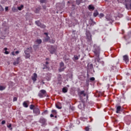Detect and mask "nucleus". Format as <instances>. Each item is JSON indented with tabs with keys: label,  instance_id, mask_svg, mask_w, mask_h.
<instances>
[{
	"label": "nucleus",
	"instance_id": "f03ea898",
	"mask_svg": "<svg viewBox=\"0 0 131 131\" xmlns=\"http://www.w3.org/2000/svg\"><path fill=\"white\" fill-rule=\"evenodd\" d=\"M32 50V47H30L29 48H28L27 50L25 51L26 59H29V58H30V53H31Z\"/></svg>",
	"mask_w": 131,
	"mask_h": 131
},
{
	"label": "nucleus",
	"instance_id": "5701e85b",
	"mask_svg": "<svg viewBox=\"0 0 131 131\" xmlns=\"http://www.w3.org/2000/svg\"><path fill=\"white\" fill-rule=\"evenodd\" d=\"M99 15V12H98V10H95L93 13L94 17H97Z\"/></svg>",
	"mask_w": 131,
	"mask_h": 131
},
{
	"label": "nucleus",
	"instance_id": "58836bf2",
	"mask_svg": "<svg viewBox=\"0 0 131 131\" xmlns=\"http://www.w3.org/2000/svg\"><path fill=\"white\" fill-rule=\"evenodd\" d=\"M90 80L91 81H94V80H95V78L94 77H91V78H90Z\"/></svg>",
	"mask_w": 131,
	"mask_h": 131
},
{
	"label": "nucleus",
	"instance_id": "9b49d317",
	"mask_svg": "<svg viewBox=\"0 0 131 131\" xmlns=\"http://www.w3.org/2000/svg\"><path fill=\"white\" fill-rule=\"evenodd\" d=\"M106 23L108 24H112L113 23V20H112V19L110 18V17H106Z\"/></svg>",
	"mask_w": 131,
	"mask_h": 131
},
{
	"label": "nucleus",
	"instance_id": "a878e982",
	"mask_svg": "<svg viewBox=\"0 0 131 131\" xmlns=\"http://www.w3.org/2000/svg\"><path fill=\"white\" fill-rule=\"evenodd\" d=\"M7 50H8V48H5L4 49V50L5 51V52H4V53H5L6 55H9V54H10V52L7 51Z\"/></svg>",
	"mask_w": 131,
	"mask_h": 131
},
{
	"label": "nucleus",
	"instance_id": "4be33fe9",
	"mask_svg": "<svg viewBox=\"0 0 131 131\" xmlns=\"http://www.w3.org/2000/svg\"><path fill=\"white\" fill-rule=\"evenodd\" d=\"M79 57H80V55L77 56L76 55H75L74 56V59H73V61H75V60H77L79 59Z\"/></svg>",
	"mask_w": 131,
	"mask_h": 131
},
{
	"label": "nucleus",
	"instance_id": "de8ad7c7",
	"mask_svg": "<svg viewBox=\"0 0 131 131\" xmlns=\"http://www.w3.org/2000/svg\"><path fill=\"white\" fill-rule=\"evenodd\" d=\"M8 10H9V7H6L5 8V11L7 12V11H8Z\"/></svg>",
	"mask_w": 131,
	"mask_h": 131
},
{
	"label": "nucleus",
	"instance_id": "c756f323",
	"mask_svg": "<svg viewBox=\"0 0 131 131\" xmlns=\"http://www.w3.org/2000/svg\"><path fill=\"white\" fill-rule=\"evenodd\" d=\"M34 108H36V107H35L34 105H33V104L30 105V108L31 109V110H34Z\"/></svg>",
	"mask_w": 131,
	"mask_h": 131
},
{
	"label": "nucleus",
	"instance_id": "7ed1b4c3",
	"mask_svg": "<svg viewBox=\"0 0 131 131\" xmlns=\"http://www.w3.org/2000/svg\"><path fill=\"white\" fill-rule=\"evenodd\" d=\"M66 69V67H65V64H64V62L61 61L59 63V69L58 70L59 72H62L65 70Z\"/></svg>",
	"mask_w": 131,
	"mask_h": 131
},
{
	"label": "nucleus",
	"instance_id": "39448f33",
	"mask_svg": "<svg viewBox=\"0 0 131 131\" xmlns=\"http://www.w3.org/2000/svg\"><path fill=\"white\" fill-rule=\"evenodd\" d=\"M46 95H47V91L45 90H41L40 91V93H38V97L40 98H43V97H46Z\"/></svg>",
	"mask_w": 131,
	"mask_h": 131
},
{
	"label": "nucleus",
	"instance_id": "2f4dec72",
	"mask_svg": "<svg viewBox=\"0 0 131 131\" xmlns=\"http://www.w3.org/2000/svg\"><path fill=\"white\" fill-rule=\"evenodd\" d=\"M49 40H50V37L47 36L46 38H45V41H48Z\"/></svg>",
	"mask_w": 131,
	"mask_h": 131
},
{
	"label": "nucleus",
	"instance_id": "c85d7f7f",
	"mask_svg": "<svg viewBox=\"0 0 131 131\" xmlns=\"http://www.w3.org/2000/svg\"><path fill=\"white\" fill-rule=\"evenodd\" d=\"M81 2H82V0H76V4L77 5H78V6H79V5H80Z\"/></svg>",
	"mask_w": 131,
	"mask_h": 131
},
{
	"label": "nucleus",
	"instance_id": "603ef678",
	"mask_svg": "<svg viewBox=\"0 0 131 131\" xmlns=\"http://www.w3.org/2000/svg\"><path fill=\"white\" fill-rule=\"evenodd\" d=\"M12 55H13V56H15V52H12Z\"/></svg>",
	"mask_w": 131,
	"mask_h": 131
},
{
	"label": "nucleus",
	"instance_id": "4468645a",
	"mask_svg": "<svg viewBox=\"0 0 131 131\" xmlns=\"http://www.w3.org/2000/svg\"><path fill=\"white\" fill-rule=\"evenodd\" d=\"M123 58L125 63H127V62H128V56L127 55H124L123 56Z\"/></svg>",
	"mask_w": 131,
	"mask_h": 131
},
{
	"label": "nucleus",
	"instance_id": "6e6552de",
	"mask_svg": "<svg viewBox=\"0 0 131 131\" xmlns=\"http://www.w3.org/2000/svg\"><path fill=\"white\" fill-rule=\"evenodd\" d=\"M94 53L96 56H99L100 54V47H96L95 49L94 50Z\"/></svg>",
	"mask_w": 131,
	"mask_h": 131
},
{
	"label": "nucleus",
	"instance_id": "c03bdc74",
	"mask_svg": "<svg viewBox=\"0 0 131 131\" xmlns=\"http://www.w3.org/2000/svg\"><path fill=\"white\" fill-rule=\"evenodd\" d=\"M85 130L86 131H89V130H90V127H86L85 128Z\"/></svg>",
	"mask_w": 131,
	"mask_h": 131
},
{
	"label": "nucleus",
	"instance_id": "79ce46f5",
	"mask_svg": "<svg viewBox=\"0 0 131 131\" xmlns=\"http://www.w3.org/2000/svg\"><path fill=\"white\" fill-rule=\"evenodd\" d=\"M55 42H56V40L52 39V40H51L52 43H55Z\"/></svg>",
	"mask_w": 131,
	"mask_h": 131
},
{
	"label": "nucleus",
	"instance_id": "e2e57ef3",
	"mask_svg": "<svg viewBox=\"0 0 131 131\" xmlns=\"http://www.w3.org/2000/svg\"><path fill=\"white\" fill-rule=\"evenodd\" d=\"M44 9H46V8H45V7H44Z\"/></svg>",
	"mask_w": 131,
	"mask_h": 131
},
{
	"label": "nucleus",
	"instance_id": "b1692460",
	"mask_svg": "<svg viewBox=\"0 0 131 131\" xmlns=\"http://www.w3.org/2000/svg\"><path fill=\"white\" fill-rule=\"evenodd\" d=\"M24 8V5H21L19 7H17V9L19 11H21Z\"/></svg>",
	"mask_w": 131,
	"mask_h": 131
},
{
	"label": "nucleus",
	"instance_id": "a18cd8bd",
	"mask_svg": "<svg viewBox=\"0 0 131 131\" xmlns=\"http://www.w3.org/2000/svg\"><path fill=\"white\" fill-rule=\"evenodd\" d=\"M2 124H3V125L6 124V121L5 120L2 121Z\"/></svg>",
	"mask_w": 131,
	"mask_h": 131
},
{
	"label": "nucleus",
	"instance_id": "1a4fd4ad",
	"mask_svg": "<svg viewBox=\"0 0 131 131\" xmlns=\"http://www.w3.org/2000/svg\"><path fill=\"white\" fill-rule=\"evenodd\" d=\"M78 93L79 96H81V95H83V97H85L86 96V94L84 93V91H80V89H78Z\"/></svg>",
	"mask_w": 131,
	"mask_h": 131
},
{
	"label": "nucleus",
	"instance_id": "423d86ee",
	"mask_svg": "<svg viewBox=\"0 0 131 131\" xmlns=\"http://www.w3.org/2000/svg\"><path fill=\"white\" fill-rule=\"evenodd\" d=\"M49 51L50 54H55V53H56V51H57V48L55 47L54 46H51L49 47Z\"/></svg>",
	"mask_w": 131,
	"mask_h": 131
},
{
	"label": "nucleus",
	"instance_id": "f257e3e1",
	"mask_svg": "<svg viewBox=\"0 0 131 131\" xmlns=\"http://www.w3.org/2000/svg\"><path fill=\"white\" fill-rule=\"evenodd\" d=\"M85 39L89 43V45H92L93 43V40L92 39V34H91V32L89 30H86L85 31Z\"/></svg>",
	"mask_w": 131,
	"mask_h": 131
},
{
	"label": "nucleus",
	"instance_id": "c9c22d12",
	"mask_svg": "<svg viewBox=\"0 0 131 131\" xmlns=\"http://www.w3.org/2000/svg\"><path fill=\"white\" fill-rule=\"evenodd\" d=\"M89 68L90 69H93V68H94V67H93V64H90Z\"/></svg>",
	"mask_w": 131,
	"mask_h": 131
},
{
	"label": "nucleus",
	"instance_id": "72a5a7b5",
	"mask_svg": "<svg viewBox=\"0 0 131 131\" xmlns=\"http://www.w3.org/2000/svg\"><path fill=\"white\" fill-rule=\"evenodd\" d=\"M96 62H100V58H99V56H98V57L95 59Z\"/></svg>",
	"mask_w": 131,
	"mask_h": 131
},
{
	"label": "nucleus",
	"instance_id": "ea45409f",
	"mask_svg": "<svg viewBox=\"0 0 131 131\" xmlns=\"http://www.w3.org/2000/svg\"><path fill=\"white\" fill-rule=\"evenodd\" d=\"M40 2L41 4H43L44 3H46V0H40Z\"/></svg>",
	"mask_w": 131,
	"mask_h": 131
},
{
	"label": "nucleus",
	"instance_id": "5fc2aeb1",
	"mask_svg": "<svg viewBox=\"0 0 131 131\" xmlns=\"http://www.w3.org/2000/svg\"><path fill=\"white\" fill-rule=\"evenodd\" d=\"M15 54H19V51H16Z\"/></svg>",
	"mask_w": 131,
	"mask_h": 131
},
{
	"label": "nucleus",
	"instance_id": "4c0bfd02",
	"mask_svg": "<svg viewBox=\"0 0 131 131\" xmlns=\"http://www.w3.org/2000/svg\"><path fill=\"white\" fill-rule=\"evenodd\" d=\"M17 100H18V98H17V97H14L13 98V102H16V101H17Z\"/></svg>",
	"mask_w": 131,
	"mask_h": 131
},
{
	"label": "nucleus",
	"instance_id": "9d476101",
	"mask_svg": "<svg viewBox=\"0 0 131 131\" xmlns=\"http://www.w3.org/2000/svg\"><path fill=\"white\" fill-rule=\"evenodd\" d=\"M36 78H37V74L36 73H34L33 76L32 77V79L34 82L36 81Z\"/></svg>",
	"mask_w": 131,
	"mask_h": 131
},
{
	"label": "nucleus",
	"instance_id": "09e8293b",
	"mask_svg": "<svg viewBox=\"0 0 131 131\" xmlns=\"http://www.w3.org/2000/svg\"><path fill=\"white\" fill-rule=\"evenodd\" d=\"M44 34L46 35V36H49L48 33H44Z\"/></svg>",
	"mask_w": 131,
	"mask_h": 131
},
{
	"label": "nucleus",
	"instance_id": "4d7b16f0",
	"mask_svg": "<svg viewBox=\"0 0 131 131\" xmlns=\"http://www.w3.org/2000/svg\"><path fill=\"white\" fill-rule=\"evenodd\" d=\"M54 117H55V118H57V116L56 115V116H54Z\"/></svg>",
	"mask_w": 131,
	"mask_h": 131
},
{
	"label": "nucleus",
	"instance_id": "8fccbe9b",
	"mask_svg": "<svg viewBox=\"0 0 131 131\" xmlns=\"http://www.w3.org/2000/svg\"><path fill=\"white\" fill-rule=\"evenodd\" d=\"M47 68H48V66L45 65V67L43 68V69H47Z\"/></svg>",
	"mask_w": 131,
	"mask_h": 131
},
{
	"label": "nucleus",
	"instance_id": "2eb2a0df",
	"mask_svg": "<svg viewBox=\"0 0 131 131\" xmlns=\"http://www.w3.org/2000/svg\"><path fill=\"white\" fill-rule=\"evenodd\" d=\"M88 9L90 11H94L95 10V7L93 5H90L88 7Z\"/></svg>",
	"mask_w": 131,
	"mask_h": 131
},
{
	"label": "nucleus",
	"instance_id": "ddd939ff",
	"mask_svg": "<svg viewBox=\"0 0 131 131\" xmlns=\"http://www.w3.org/2000/svg\"><path fill=\"white\" fill-rule=\"evenodd\" d=\"M55 106L57 109H62V106L61 103L59 102H57Z\"/></svg>",
	"mask_w": 131,
	"mask_h": 131
},
{
	"label": "nucleus",
	"instance_id": "3c124183",
	"mask_svg": "<svg viewBox=\"0 0 131 131\" xmlns=\"http://www.w3.org/2000/svg\"><path fill=\"white\" fill-rule=\"evenodd\" d=\"M50 117H54V115L53 114H51L50 115Z\"/></svg>",
	"mask_w": 131,
	"mask_h": 131
},
{
	"label": "nucleus",
	"instance_id": "6ab92c4d",
	"mask_svg": "<svg viewBox=\"0 0 131 131\" xmlns=\"http://www.w3.org/2000/svg\"><path fill=\"white\" fill-rule=\"evenodd\" d=\"M35 42V43H37L38 45H40V43L42 42V41L41 39H37Z\"/></svg>",
	"mask_w": 131,
	"mask_h": 131
},
{
	"label": "nucleus",
	"instance_id": "0eeeda50",
	"mask_svg": "<svg viewBox=\"0 0 131 131\" xmlns=\"http://www.w3.org/2000/svg\"><path fill=\"white\" fill-rule=\"evenodd\" d=\"M33 113L34 114H36V115H39L40 114V111L38 107H34L33 110Z\"/></svg>",
	"mask_w": 131,
	"mask_h": 131
},
{
	"label": "nucleus",
	"instance_id": "20e7f679",
	"mask_svg": "<svg viewBox=\"0 0 131 131\" xmlns=\"http://www.w3.org/2000/svg\"><path fill=\"white\" fill-rule=\"evenodd\" d=\"M35 24L36 25L38 26V27H40L42 29H45V28H46L47 27L45 25H44L43 24H41V23H40L39 20H36L35 21Z\"/></svg>",
	"mask_w": 131,
	"mask_h": 131
},
{
	"label": "nucleus",
	"instance_id": "a211bd4d",
	"mask_svg": "<svg viewBox=\"0 0 131 131\" xmlns=\"http://www.w3.org/2000/svg\"><path fill=\"white\" fill-rule=\"evenodd\" d=\"M114 69L115 70V72H116V71H117V72L118 71L117 70V68L115 66H111V69H110L111 71H112V70H114Z\"/></svg>",
	"mask_w": 131,
	"mask_h": 131
},
{
	"label": "nucleus",
	"instance_id": "e433bc0d",
	"mask_svg": "<svg viewBox=\"0 0 131 131\" xmlns=\"http://www.w3.org/2000/svg\"><path fill=\"white\" fill-rule=\"evenodd\" d=\"M5 90V88L3 86H0V91H4Z\"/></svg>",
	"mask_w": 131,
	"mask_h": 131
},
{
	"label": "nucleus",
	"instance_id": "49530a36",
	"mask_svg": "<svg viewBox=\"0 0 131 131\" xmlns=\"http://www.w3.org/2000/svg\"><path fill=\"white\" fill-rule=\"evenodd\" d=\"M0 11H4V8H3V7L2 6L0 7Z\"/></svg>",
	"mask_w": 131,
	"mask_h": 131
},
{
	"label": "nucleus",
	"instance_id": "f3484780",
	"mask_svg": "<svg viewBox=\"0 0 131 131\" xmlns=\"http://www.w3.org/2000/svg\"><path fill=\"white\" fill-rule=\"evenodd\" d=\"M20 63V57L17 58L16 61L13 62V65H17Z\"/></svg>",
	"mask_w": 131,
	"mask_h": 131
},
{
	"label": "nucleus",
	"instance_id": "393cba45",
	"mask_svg": "<svg viewBox=\"0 0 131 131\" xmlns=\"http://www.w3.org/2000/svg\"><path fill=\"white\" fill-rule=\"evenodd\" d=\"M12 11L15 13V12H18V9H17L16 7H13L12 8Z\"/></svg>",
	"mask_w": 131,
	"mask_h": 131
},
{
	"label": "nucleus",
	"instance_id": "bf43d9fd",
	"mask_svg": "<svg viewBox=\"0 0 131 131\" xmlns=\"http://www.w3.org/2000/svg\"><path fill=\"white\" fill-rule=\"evenodd\" d=\"M126 8H127V5H126Z\"/></svg>",
	"mask_w": 131,
	"mask_h": 131
},
{
	"label": "nucleus",
	"instance_id": "dca6fc26",
	"mask_svg": "<svg viewBox=\"0 0 131 131\" xmlns=\"http://www.w3.org/2000/svg\"><path fill=\"white\" fill-rule=\"evenodd\" d=\"M46 119L43 118H40L39 120V122L42 124H45V123H46Z\"/></svg>",
	"mask_w": 131,
	"mask_h": 131
},
{
	"label": "nucleus",
	"instance_id": "412c9836",
	"mask_svg": "<svg viewBox=\"0 0 131 131\" xmlns=\"http://www.w3.org/2000/svg\"><path fill=\"white\" fill-rule=\"evenodd\" d=\"M68 92V88L67 87H64L62 88V93H66Z\"/></svg>",
	"mask_w": 131,
	"mask_h": 131
},
{
	"label": "nucleus",
	"instance_id": "680f3d73",
	"mask_svg": "<svg viewBox=\"0 0 131 131\" xmlns=\"http://www.w3.org/2000/svg\"><path fill=\"white\" fill-rule=\"evenodd\" d=\"M44 9H46V8H45V7H44Z\"/></svg>",
	"mask_w": 131,
	"mask_h": 131
},
{
	"label": "nucleus",
	"instance_id": "052dcab7",
	"mask_svg": "<svg viewBox=\"0 0 131 131\" xmlns=\"http://www.w3.org/2000/svg\"><path fill=\"white\" fill-rule=\"evenodd\" d=\"M94 24H96V22H94Z\"/></svg>",
	"mask_w": 131,
	"mask_h": 131
},
{
	"label": "nucleus",
	"instance_id": "473e14b6",
	"mask_svg": "<svg viewBox=\"0 0 131 131\" xmlns=\"http://www.w3.org/2000/svg\"><path fill=\"white\" fill-rule=\"evenodd\" d=\"M69 60H70V58H65L64 59V62L66 63H68V62L69 61Z\"/></svg>",
	"mask_w": 131,
	"mask_h": 131
},
{
	"label": "nucleus",
	"instance_id": "f8f14e48",
	"mask_svg": "<svg viewBox=\"0 0 131 131\" xmlns=\"http://www.w3.org/2000/svg\"><path fill=\"white\" fill-rule=\"evenodd\" d=\"M116 113H119L121 110H122V108H121V106L116 105Z\"/></svg>",
	"mask_w": 131,
	"mask_h": 131
},
{
	"label": "nucleus",
	"instance_id": "f704fd0d",
	"mask_svg": "<svg viewBox=\"0 0 131 131\" xmlns=\"http://www.w3.org/2000/svg\"><path fill=\"white\" fill-rule=\"evenodd\" d=\"M99 18H102V17H104V14H103V13H100V14H99Z\"/></svg>",
	"mask_w": 131,
	"mask_h": 131
},
{
	"label": "nucleus",
	"instance_id": "13d9d810",
	"mask_svg": "<svg viewBox=\"0 0 131 131\" xmlns=\"http://www.w3.org/2000/svg\"><path fill=\"white\" fill-rule=\"evenodd\" d=\"M46 60H49V58H46Z\"/></svg>",
	"mask_w": 131,
	"mask_h": 131
},
{
	"label": "nucleus",
	"instance_id": "37998d69",
	"mask_svg": "<svg viewBox=\"0 0 131 131\" xmlns=\"http://www.w3.org/2000/svg\"><path fill=\"white\" fill-rule=\"evenodd\" d=\"M7 127H8V128H11V127H12V124H10L9 125H7Z\"/></svg>",
	"mask_w": 131,
	"mask_h": 131
},
{
	"label": "nucleus",
	"instance_id": "864d4df0",
	"mask_svg": "<svg viewBox=\"0 0 131 131\" xmlns=\"http://www.w3.org/2000/svg\"><path fill=\"white\" fill-rule=\"evenodd\" d=\"M78 107H79V108H81V104H80L78 105Z\"/></svg>",
	"mask_w": 131,
	"mask_h": 131
},
{
	"label": "nucleus",
	"instance_id": "aec40b11",
	"mask_svg": "<svg viewBox=\"0 0 131 131\" xmlns=\"http://www.w3.org/2000/svg\"><path fill=\"white\" fill-rule=\"evenodd\" d=\"M39 47V45H34L33 46V48L35 50V51H36V50H38Z\"/></svg>",
	"mask_w": 131,
	"mask_h": 131
},
{
	"label": "nucleus",
	"instance_id": "7c9ffc66",
	"mask_svg": "<svg viewBox=\"0 0 131 131\" xmlns=\"http://www.w3.org/2000/svg\"><path fill=\"white\" fill-rule=\"evenodd\" d=\"M51 112L53 115H57V111L53 110Z\"/></svg>",
	"mask_w": 131,
	"mask_h": 131
},
{
	"label": "nucleus",
	"instance_id": "bb28decb",
	"mask_svg": "<svg viewBox=\"0 0 131 131\" xmlns=\"http://www.w3.org/2000/svg\"><path fill=\"white\" fill-rule=\"evenodd\" d=\"M57 80L58 81H61L62 80V75L59 74L57 77Z\"/></svg>",
	"mask_w": 131,
	"mask_h": 131
},
{
	"label": "nucleus",
	"instance_id": "a19ab883",
	"mask_svg": "<svg viewBox=\"0 0 131 131\" xmlns=\"http://www.w3.org/2000/svg\"><path fill=\"white\" fill-rule=\"evenodd\" d=\"M42 114H48V110H46L42 113Z\"/></svg>",
	"mask_w": 131,
	"mask_h": 131
},
{
	"label": "nucleus",
	"instance_id": "cd10ccee",
	"mask_svg": "<svg viewBox=\"0 0 131 131\" xmlns=\"http://www.w3.org/2000/svg\"><path fill=\"white\" fill-rule=\"evenodd\" d=\"M27 102L28 101H24L23 103V106L26 108H27L28 107V104H27Z\"/></svg>",
	"mask_w": 131,
	"mask_h": 131
},
{
	"label": "nucleus",
	"instance_id": "6e6d98bb",
	"mask_svg": "<svg viewBox=\"0 0 131 131\" xmlns=\"http://www.w3.org/2000/svg\"><path fill=\"white\" fill-rule=\"evenodd\" d=\"M46 64L47 65H48V64H49V62L46 61Z\"/></svg>",
	"mask_w": 131,
	"mask_h": 131
}]
</instances>
